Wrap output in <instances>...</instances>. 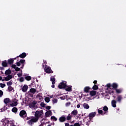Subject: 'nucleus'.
<instances>
[{"instance_id":"obj_1","label":"nucleus","mask_w":126,"mask_h":126,"mask_svg":"<svg viewBox=\"0 0 126 126\" xmlns=\"http://www.w3.org/2000/svg\"><path fill=\"white\" fill-rule=\"evenodd\" d=\"M43 115H44V111L43 110H37L34 113V118L38 122L39 119H43Z\"/></svg>"},{"instance_id":"obj_2","label":"nucleus","mask_w":126,"mask_h":126,"mask_svg":"<svg viewBox=\"0 0 126 126\" xmlns=\"http://www.w3.org/2000/svg\"><path fill=\"white\" fill-rule=\"evenodd\" d=\"M19 116L20 118H22V119H26V118H27V113L26 112V111L21 110L20 112Z\"/></svg>"},{"instance_id":"obj_3","label":"nucleus","mask_w":126,"mask_h":126,"mask_svg":"<svg viewBox=\"0 0 126 126\" xmlns=\"http://www.w3.org/2000/svg\"><path fill=\"white\" fill-rule=\"evenodd\" d=\"M66 81H63L60 83L58 85L59 89H65L66 88Z\"/></svg>"},{"instance_id":"obj_4","label":"nucleus","mask_w":126,"mask_h":126,"mask_svg":"<svg viewBox=\"0 0 126 126\" xmlns=\"http://www.w3.org/2000/svg\"><path fill=\"white\" fill-rule=\"evenodd\" d=\"M38 122L34 117L31 119L30 120H29L27 122V124L29 125V126H33L34 125V123H37Z\"/></svg>"},{"instance_id":"obj_5","label":"nucleus","mask_w":126,"mask_h":126,"mask_svg":"<svg viewBox=\"0 0 126 126\" xmlns=\"http://www.w3.org/2000/svg\"><path fill=\"white\" fill-rule=\"evenodd\" d=\"M36 104H37V102L36 101H33L32 103L29 104V106L30 108H34V109H35L37 108Z\"/></svg>"},{"instance_id":"obj_6","label":"nucleus","mask_w":126,"mask_h":126,"mask_svg":"<svg viewBox=\"0 0 126 126\" xmlns=\"http://www.w3.org/2000/svg\"><path fill=\"white\" fill-rule=\"evenodd\" d=\"M45 72H46V73H53L54 71L52 70L51 67L47 66L45 69Z\"/></svg>"},{"instance_id":"obj_7","label":"nucleus","mask_w":126,"mask_h":126,"mask_svg":"<svg viewBox=\"0 0 126 126\" xmlns=\"http://www.w3.org/2000/svg\"><path fill=\"white\" fill-rule=\"evenodd\" d=\"M26 56L27 55L26 54V53L23 52L21 54H20L19 56H17L16 58L18 59L19 58H21V59H24V58H26Z\"/></svg>"},{"instance_id":"obj_8","label":"nucleus","mask_w":126,"mask_h":126,"mask_svg":"<svg viewBox=\"0 0 126 126\" xmlns=\"http://www.w3.org/2000/svg\"><path fill=\"white\" fill-rule=\"evenodd\" d=\"M65 121H66V118H65V116L64 115L62 116L59 118V122H60V123H63V122H65Z\"/></svg>"},{"instance_id":"obj_9","label":"nucleus","mask_w":126,"mask_h":126,"mask_svg":"<svg viewBox=\"0 0 126 126\" xmlns=\"http://www.w3.org/2000/svg\"><path fill=\"white\" fill-rule=\"evenodd\" d=\"M111 87H112V89L115 90L118 89V87H119V85H118V84L116 83H113L111 85Z\"/></svg>"},{"instance_id":"obj_10","label":"nucleus","mask_w":126,"mask_h":126,"mask_svg":"<svg viewBox=\"0 0 126 126\" xmlns=\"http://www.w3.org/2000/svg\"><path fill=\"white\" fill-rule=\"evenodd\" d=\"M96 116V112H92L89 114V117L90 118V120H92L94 117Z\"/></svg>"},{"instance_id":"obj_11","label":"nucleus","mask_w":126,"mask_h":126,"mask_svg":"<svg viewBox=\"0 0 126 126\" xmlns=\"http://www.w3.org/2000/svg\"><path fill=\"white\" fill-rule=\"evenodd\" d=\"M52 115H53V113L51 110H48L45 113L46 118H48V117H50V116H52Z\"/></svg>"},{"instance_id":"obj_12","label":"nucleus","mask_w":126,"mask_h":126,"mask_svg":"<svg viewBox=\"0 0 126 126\" xmlns=\"http://www.w3.org/2000/svg\"><path fill=\"white\" fill-rule=\"evenodd\" d=\"M8 63H7V61L6 60H4L3 62H2L1 63V65L3 67H7L8 66Z\"/></svg>"},{"instance_id":"obj_13","label":"nucleus","mask_w":126,"mask_h":126,"mask_svg":"<svg viewBox=\"0 0 126 126\" xmlns=\"http://www.w3.org/2000/svg\"><path fill=\"white\" fill-rule=\"evenodd\" d=\"M11 67H12V68L15 69L16 71H20V68L16 67V65L15 64H12Z\"/></svg>"},{"instance_id":"obj_14","label":"nucleus","mask_w":126,"mask_h":126,"mask_svg":"<svg viewBox=\"0 0 126 126\" xmlns=\"http://www.w3.org/2000/svg\"><path fill=\"white\" fill-rule=\"evenodd\" d=\"M20 63L22 64V66L21 67V68H23L24 67V65L25 64V60L21 59L19 61Z\"/></svg>"},{"instance_id":"obj_15","label":"nucleus","mask_w":126,"mask_h":126,"mask_svg":"<svg viewBox=\"0 0 126 126\" xmlns=\"http://www.w3.org/2000/svg\"><path fill=\"white\" fill-rule=\"evenodd\" d=\"M28 90V86L27 85H24V86L22 88V91L23 92H26Z\"/></svg>"},{"instance_id":"obj_16","label":"nucleus","mask_w":126,"mask_h":126,"mask_svg":"<svg viewBox=\"0 0 126 126\" xmlns=\"http://www.w3.org/2000/svg\"><path fill=\"white\" fill-rule=\"evenodd\" d=\"M11 100L9 98H6L4 99V103L6 105H8V103H10Z\"/></svg>"},{"instance_id":"obj_17","label":"nucleus","mask_w":126,"mask_h":126,"mask_svg":"<svg viewBox=\"0 0 126 126\" xmlns=\"http://www.w3.org/2000/svg\"><path fill=\"white\" fill-rule=\"evenodd\" d=\"M117 101L116 100L113 99L111 101V105L113 108H116L117 107Z\"/></svg>"},{"instance_id":"obj_18","label":"nucleus","mask_w":126,"mask_h":126,"mask_svg":"<svg viewBox=\"0 0 126 126\" xmlns=\"http://www.w3.org/2000/svg\"><path fill=\"white\" fill-rule=\"evenodd\" d=\"M12 78V75H8L7 77H4V80L5 81H8L9 80H10Z\"/></svg>"},{"instance_id":"obj_19","label":"nucleus","mask_w":126,"mask_h":126,"mask_svg":"<svg viewBox=\"0 0 126 126\" xmlns=\"http://www.w3.org/2000/svg\"><path fill=\"white\" fill-rule=\"evenodd\" d=\"M7 63H8V64H10L11 65L12 64V63H13L14 62V59H8V61H7Z\"/></svg>"},{"instance_id":"obj_20","label":"nucleus","mask_w":126,"mask_h":126,"mask_svg":"<svg viewBox=\"0 0 126 126\" xmlns=\"http://www.w3.org/2000/svg\"><path fill=\"white\" fill-rule=\"evenodd\" d=\"M91 89V88H90L88 86L85 87L84 89V91L85 93H88L89 92V90Z\"/></svg>"},{"instance_id":"obj_21","label":"nucleus","mask_w":126,"mask_h":126,"mask_svg":"<svg viewBox=\"0 0 126 126\" xmlns=\"http://www.w3.org/2000/svg\"><path fill=\"white\" fill-rule=\"evenodd\" d=\"M51 81H52V84H56V78H55V76H53L50 78Z\"/></svg>"},{"instance_id":"obj_22","label":"nucleus","mask_w":126,"mask_h":126,"mask_svg":"<svg viewBox=\"0 0 126 126\" xmlns=\"http://www.w3.org/2000/svg\"><path fill=\"white\" fill-rule=\"evenodd\" d=\"M96 94H97V92L95 91H91L90 92V95H91V96H95Z\"/></svg>"},{"instance_id":"obj_23","label":"nucleus","mask_w":126,"mask_h":126,"mask_svg":"<svg viewBox=\"0 0 126 126\" xmlns=\"http://www.w3.org/2000/svg\"><path fill=\"white\" fill-rule=\"evenodd\" d=\"M78 114V111L77 110H74L71 113V115H72L73 117V116H76Z\"/></svg>"},{"instance_id":"obj_24","label":"nucleus","mask_w":126,"mask_h":126,"mask_svg":"<svg viewBox=\"0 0 126 126\" xmlns=\"http://www.w3.org/2000/svg\"><path fill=\"white\" fill-rule=\"evenodd\" d=\"M115 91L117 93V94H121L122 92H123V89H116L115 90Z\"/></svg>"},{"instance_id":"obj_25","label":"nucleus","mask_w":126,"mask_h":126,"mask_svg":"<svg viewBox=\"0 0 126 126\" xmlns=\"http://www.w3.org/2000/svg\"><path fill=\"white\" fill-rule=\"evenodd\" d=\"M123 99V96L121 95H118L117 97V102L121 103L122 102V99Z\"/></svg>"},{"instance_id":"obj_26","label":"nucleus","mask_w":126,"mask_h":126,"mask_svg":"<svg viewBox=\"0 0 126 126\" xmlns=\"http://www.w3.org/2000/svg\"><path fill=\"white\" fill-rule=\"evenodd\" d=\"M65 90L68 92H70L71 91V86H68L66 85V87L65 88Z\"/></svg>"},{"instance_id":"obj_27","label":"nucleus","mask_w":126,"mask_h":126,"mask_svg":"<svg viewBox=\"0 0 126 126\" xmlns=\"http://www.w3.org/2000/svg\"><path fill=\"white\" fill-rule=\"evenodd\" d=\"M83 107L84 108V109H86L87 110H88L90 107L89 106V105L87 103H84L83 104Z\"/></svg>"},{"instance_id":"obj_28","label":"nucleus","mask_w":126,"mask_h":126,"mask_svg":"<svg viewBox=\"0 0 126 126\" xmlns=\"http://www.w3.org/2000/svg\"><path fill=\"white\" fill-rule=\"evenodd\" d=\"M24 76H25V79H26V80H27V81H30V80L32 79V78L30 76H26V75H25Z\"/></svg>"},{"instance_id":"obj_29","label":"nucleus","mask_w":126,"mask_h":126,"mask_svg":"<svg viewBox=\"0 0 126 126\" xmlns=\"http://www.w3.org/2000/svg\"><path fill=\"white\" fill-rule=\"evenodd\" d=\"M18 101H14L12 102L13 103L11 104H10L11 107H16L17 105H18Z\"/></svg>"},{"instance_id":"obj_30","label":"nucleus","mask_w":126,"mask_h":126,"mask_svg":"<svg viewBox=\"0 0 126 126\" xmlns=\"http://www.w3.org/2000/svg\"><path fill=\"white\" fill-rule=\"evenodd\" d=\"M101 108L98 109V114L101 115L102 116H104V115H106V112L103 113V110H100Z\"/></svg>"},{"instance_id":"obj_31","label":"nucleus","mask_w":126,"mask_h":126,"mask_svg":"<svg viewBox=\"0 0 126 126\" xmlns=\"http://www.w3.org/2000/svg\"><path fill=\"white\" fill-rule=\"evenodd\" d=\"M5 74L6 75H9L11 74V70L10 69L6 70L5 72Z\"/></svg>"},{"instance_id":"obj_32","label":"nucleus","mask_w":126,"mask_h":126,"mask_svg":"<svg viewBox=\"0 0 126 126\" xmlns=\"http://www.w3.org/2000/svg\"><path fill=\"white\" fill-rule=\"evenodd\" d=\"M72 117H73V115H70V114H69L67 116V117L66 118L67 121H70V120H71V118H72Z\"/></svg>"},{"instance_id":"obj_33","label":"nucleus","mask_w":126,"mask_h":126,"mask_svg":"<svg viewBox=\"0 0 126 126\" xmlns=\"http://www.w3.org/2000/svg\"><path fill=\"white\" fill-rule=\"evenodd\" d=\"M36 91H37V90H36L35 89H34V88H31L30 90V92L31 93H32L33 94H34V93H36Z\"/></svg>"},{"instance_id":"obj_34","label":"nucleus","mask_w":126,"mask_h":126,"mask_svg":"<svg viewBox=\"0 0 126 126\" xmlns=\"http://www.w3.org/2000/svg\"><path fill=\"white\" fill-rule=\"evenodd\" d=\"M103 110L104 111V113H106V115H107V114L108 113V110H109L108 107H107V106H105L103 107Z\"/></svg>"},{"instance_id":"obj_35","label":"nucleus","mask_w":126,"mask_h":126,"mask_svg":"<svg viewBox=\"0 0 126 126\" xmlns=\"http://www.w3.org/2000/svg\"><path fill=\"white\" fill-rule=\"evenodd\" d=\"M17 111H18V109L16 107H13L12 109V112H13V113H17Z\"/></svg>"},{"instance_id":"obj_36","label":"nucleus","mask_w":126,"mask_h":126,"mask_svg":"<svg viewBox=\"0 0 126 126\" xmlns=\"http://www.w3.org/2000/svg\"><path fill=\"white\" fill-rule=\"evenodd\" d=\"M99 89V88L98 87V86L96 85H94V86H93L92 89L93 90H98V89Z\"/></svg>"},{"instance_id":"obj_37","label":"nucleus","mask_w":126,"mask_h":126,"mask_svg":"<svg viewBox=\"0 0 126 126\" xmlns=\"http://www.w3.org/2000/svg\"><path fill=\"white\" fill-rule=\"evenodd\" d=\"M51 119L53 120V121H54L55 122H57V121H58V119L55 116H51Z\"/></svg>"},{"instance_id":"obj_38","label":"nucleus","mask_w":126,"mask_h":126,"mask_svg":"<svg viewBox=\"0 0 126 126\" xmlns=\"http://www.w3.org/2000/svg\"><path fill=\"white\" fill-rule=\"evenodd\" d=\"M44 100L46 103H49L50 102V97H46L44 98Z\"/></svg>"},{"instance_id":"obj_39","label":"nucleus","mask_w":126,"mask_h":126,"mask_svg":"<svg viewBox=\"0 0 126 126\" xmlns=\"http://www.w3.org/2000/svg\"><path fill=\"white\" fill-rule=\"evenodd\" d=\"M13 89H14L13 88V87H11V86H9V87H8V91H9L10 92H11V91H12V90H13Z\"/></svg>"},{"instance_id":"obj_40","label":"nucleus","mask_w":126,"mask_h":126,"mask_svg":"<svg viewBox=\"0 0 126 126\" xmlns=\"http://www.w3.org/2000/svg\"><path fill=\"white\" fill-rule=\"evenodd\" d=\"M7 86H11L12 85V82L10 81L7 83Z\"/></svg>"},{"instance_id":"obj_41","label":"nucleus","mask_w":126,"mask_h":126,"mask_svg":"<svg viewBox=\"0 0 126 126\" xmlns=\"http://www.w3.org/2000/svg\"><path fill=\"white\" fill-rule=\"evenodd\" d=\"M41 107H42V108H45L46 107V104L44 103V102H42L40 103Z\"/></svg>"},{"instance_id":"obj_42","label":"nucleus","mask_w":126,"mask_h":126,"mask_svg":"<svg viewBox=\"0 0 126 126\" xmlns=\"http://www.w3.org/2000/svg\"><path fill=\"white\" fill-rule=\"evenodd\" d=\"M19 81L20 82H23L24 81V77H21V78H20Z\"/></svg>"},{"instance_id":"obj_43","label":"nucleus","mask_w":126,"mask_h":126,"mask_svg":"<svg viewBox=\"0 0 126 126\" xmlns=\"http://www.w3.org/2000/svg\"><path fill=\"white\" fill-rule=\"evenodd\" d=\"M70 105H71V102H68L65 103L66 107H69V106H70Z\"/></svg>"},{"instance_id":"obj_44","label":"nucleus","mask_w":126,"mask_h":126,"mask_svg":"<svg viewBox=\"0 0 126 126\" xmlns=\"http://www.w3.org/2000/svg\"><path fill=\"white\" fill-rule=\"evenodd\" d=\"M0 87H1V88H4V87H5V84L0 83Z\"/></svg>"},{"instance_id":"obj_45","label":"nucleus","mask_w":126,"mask_h":126,"mask_svg":"<svg viewBox=\"0 0 126 126\" xmlns=\"http://www.w3.org/2000/svg\"><path fill=\"white\" fill-rule=\"evenodd\" d=\"M52 101H53V102L54 104H56V103H58V99L55 98V99L52 100Z\"/></svg>"},{"instance_id":"obj_46","label":"nucleus","mask_w":126,"mask_h":126,"mask_svg":"<svg viewBox=\"0 0 126 126\" xmlns=\"http://www.w3.org/2000/svg\"><path fill=\"white\" fill-rule=\"evenodd\" d=\"M3 95V92L2 91L0 90V97L1 98L2 97V95Z\"/></svg>"},{"instance_id":"obj_47","label":"nucleus","mask_w":126,"mask_h":126,"mask_svg":"<svg viewBox=\"0 0 126 126\" xmlns=\"http://www.w3.org/2000/svg\"><path fill=\"white\" fill-rule=\"evenodd\" d=\"M12 102H18V99L17 98H13L12 99Z\"/></svg>"},{"instance_id":"obj_48","label":"nucleus","mask_w":126,"mask_h":126,"mask_svg":"<svg viewBox=\"0 0 126 126\" xmlns=\"http://www.w3.org/2000/svg\"><path fill=\"white\" fill-rule=\"evenodd\" d=\"M16 64L18 66H20L21 65V63H20V62H18L16 63Z\"/></svg>"},{"instance_id":"obj_49","label":"nucleus","mask_w":126,"mask_h":126,"mask_svg":"<svg viewBox=\"0 0 126 126\" xmlns=\"http://www.w3.org/2000/svg\"><path fill=\"white\" fill-rule=\"evenodd\" d=\"M17 76L18 77H21V76H22V71H21L20 73H18Z\"/></svg>"},{"instance_id":"obj_50","label":"nucleus","mask_w":126,"mask_h":126,"mask_svg":"<svg viewBox=\"0 0 126 126\" xmlns=\"http://www.w3.org/2000/svg\"><path fill=\"white\" fill-rule=\"evenodd\" d=\"M106 86L108 88H111V87H112V85H111V84H107L106 85Z\"/></svg>"},{"instance_id":"obj_51","label":"nucleus","mask_w":126,"mask_h":126,"mask_svg":"<svg viewBox=\"0 0 126 126\" xmlns=\"http://www.w3.org/2000/svg\"><path fill=\"white\" fill-rule=\"evenodd\" d=\"M45 109H46V110H50L51 109V106H46Z\"/></svg>"},{"instance_id":"obj_52","label":"nucleus","mask_w":126,"mask_h":126,"mask_svg":"<svg viewBox=\"0 0 126 126\" xmlns=\"http://www.w3.org/2000/svg\"><path fill=\"white\" fill-rule=\"evenodd\" d=\"M75 118H76L77 119H80V114H78V115H75Z\"/></svg>"},{"instance_id":"obj_53","label":"nucleus","mask_w":126,"mask_h":126,"mask_svg":"<svg viewBox=\"0 0 126 126\" xmlns=\"http://www.w3.org/2000/svg\"><path fill=\"white\" fill-rule=\"evenodd\" d=\"M73 126H80V125H79V123H75L74 124V125H73Z\"/></svg>"},{"instance_id":"obj_54","label":"nucleus","mask_w":126,"mask_h":126,"mask_svg":"<svg viewBox=\"0 0 126 126\" xmlns=\"http://www.w3.org/2000/svg\"><path fill=\"white\" fill-rule=\"evenodd\" d=\"M5 109V106H4L3 108L1 109V112H3V111L6 110V109Z\"/></svg>"},{"instance_id":"obj_55","label":"nucleus","mask_w":126,"mask_h":126,"mask_svg":"<svg viewBox=\"0 0 126 126\" xmlns=\"http://www.w3.org/2000/svg\"><path fill=\"white\" fill-rule=\"evenodd\" d=\"M93 83H94V85H96V84H97V80H94Z\"/></svg>"},{"instance_id":"obj_56","label":"nucleus","mask_w":126,"mask_h":126,"mask_svg":"<svg viewBox=\"0 0 126 126\" xmlns=\"http://www.w3.org/2000/svg\"><path fill=\"white\" fill-rule=\"evenodd\" d=\"M0 69H1V70H4V67H0Z\"/></svg>"},{"instance_id":"obj_57","label":"nucleus","mask_w":126,"mask_h":126,"mask_svg":"<svg viewBox=\"0 0 126 126\" xmlns=\"http://www.w3.org/2000/svg\"><path fill=\"white\" fill-rule=\"evenodd\" d=\"M2 80V81H4V79H2V77L1 76H0V81Z\"/></svg>"},{"instance_id":"obj_58","label":"nucleus","mask_w":126,"mask_h":126,"mask_svg":"<svg viewBox=\"0 0 126 126\" xmlns=\"http://www.w3.org/2000/svg\"><path fill=\"white\" fill-rule=\"evenodd\" d=\"M65 126H70L69 123H65Z\"/></svg>"},{"instance_id":"obj_59","label":"nucleus","mask_w":126,"mask_h":126,"mask_svg":"<svg viewBox=\"0 0 126 126\" xmlns=\"http://www.w3.org/2000/svg\"><path fill=\"white\" fill-rule=\"evenodd\" d=\"M44 125H45L44 123H41V125H39V126H43Z\"/></svg>"},{"instance_id":"obj_60","label":"nucleus","mask_w":126,"mask_h":126,"mask_svg":"<svg viewBox=\"0 0 126 126\" xmlns=\"http://www.w3.org/2000/svg\"><path fill=\"white\" fill-rule=\"evenodd\" d=\"M51 87L52 88H55V84H52V85L51 86Z\"/></svg>"},{"instance_id":"obj_61","label":"nucleus","mask_w":126,"mask_h":126,"mask_svg":"<svg viewBox=\"0 0 126 126\" xmlns=\"http://www.w3.org/2000/svg\"><path fill=\"white\" fill-rule=\"evenodd\" d=\"M28 120H31V119L30 117H27V121H28Z\"/></svg>"},{"instance_id":"obj_62","label":"nucleus","mask_w":126,"mask_h":126,"mask_svg":"<svg viewBox=\"0 0 126 126\" xmlns=\"http://www.w3.org/2000/svg\"><path fill=\"white\" fill-rule=\"evenodd\" d=\"M77 108H80V105L78 104V105H77Z\"/></svg>"},{"instance_id":"obj_63","label":"nucleus","mask_w":126,"mask_h":126,"mask_svg":"<svg viewBox=\"0 0 126 126\" xmlns=\"http://www.w3.org/2000/svg\"><path fill=\"white\" fill-rule=\"evenodd\" d=\"M54 97V95H52L50 96V98H53Z\"/></svg>"},{"instance_id":"obj_64","label":"nucleus","mask_w":126,"mask_h":126,"mask_svg":"<svg viewBox=\"0 0 126 126\" xmlns=\"http://www.w3.org/2000/svg\"><path fill=\"white\" fill-rule=\"evenodd\" d=\"M43 63H47V62L46 61H43Z\"/></svg>"}]
</instances>
